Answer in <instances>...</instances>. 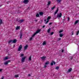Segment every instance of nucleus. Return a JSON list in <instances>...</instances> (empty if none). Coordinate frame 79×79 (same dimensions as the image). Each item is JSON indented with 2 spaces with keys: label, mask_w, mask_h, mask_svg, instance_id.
<instances>
[{
  "label": "nucleus",
  "mask_w": 79,
  "mask_h": 79,
  "mask_svg": "<svg viewBox=\"0 0 79 79\" xmlns=\"http://www.w3.org/2000/svg\"><path fill=\"white\" fill-rule=\"evenodd\" d=\"M51 19V17L49 16L47 18V20H48L46 22V23H45L46 24H47V23H48V22H49V20H48V19Z\"/></svg>",
  "instance_id": "obj_4"
},
{
  "label": "nucleus",
  "mask_w": 79,
  "mask_h": 79,
  "mask_svg": "<svg viewBox=\"0 0 79 79\" xmlns=\"http://www.w3.org/2000/svg\"><path fill=\"white\" fill-rule=\"evenodd\" d=\"M15 45H14L13 46L14 48H15Z\"/></svg>",
  "instance_id": "obj_53"
},
{
  "label": "nucleus",
  "mask_w": 79,
  "mask_h": 79,
  "mask_svg": "<svg viewBox=\"0 0 79 79\" xmlns=\"http://www.w3.org/2000/svg\"><path fill=\"white\" fill-rule=\"evenodd\" d=\"M0 79H4V77H2V78Z\"/></svg>",
  "instance_id": "obj_41"
},
{
  "label": "nucleus",
  "mask_w": 79,
  "mask_h": 79,
  "mask_svg": "<svg viewBox=\"0 0 79 79\" xmlns=\"http://www.w3.org/2000/svg\"><path fill=\"white\" fill-rule=\"evenodd\" d=\"M20 56H24V54H22Z\"/></svg>",
  "instance_id": "obj_38"
},
{
  "label": "nucleus",
  "mask_w": 79,
  "mask_h": 79,
  "mask_svg": "<svg viewBox=\"0 0 79 79\" xmlns=\"http://www.w3.org/2000/svg\"><path fill=\"white\" fill-rule=\"evenodd\" d=\"M44 68H47V65H44Z\"/></svg>",
  "instance_id": "obj_48"
},
{
  "label": "nucleus",
  "mask_w": 79,
  "mask_h": 79,
  "mask_svg": "<svg viewBox=\"0 0 79 79\" xmlns=\"http://www.w3.org/2000/svg\"><path fill=\"white\" fill-rule=\"evenodd\" d=\"M3 70L2 69H0V72H2Z\"/></svg>",
  "instance_id": "obj_39"
},
{
  "label": "nucleus",
  "mask_w": 79,
  "mask_h": 79,
  "mask_svg": "<svg viewBox=\"0 0 79 79\" xmlns=\"http://www.w3.org/2000/svg\"><path fill=\"white\" fill-rule=\"evenodd\" d=\"M70 59H71V60H72V59H73V57H71V56H70Z\"/></svg>",
  "instance_id": "obj_42"
},
{
  "label": "nucleus",
  "mask_w": 79,
  "mask_h": 79,
  "mask_svg": "<svg viewBox=\"0 0 79 79\" xmlns=\"http://www.w3.org/2000/svg\"><path fill=\"white\" fill-rule=\"evenodd\" d=\"M16 42H17V40L16 39H14V40H12V43H14V44L16 43Z\"/></svg>",
  "instance_id": "obj_9"
},
{
  "label": "nucleus",
  "mask_w": 79,
  "mask_h": 79,
  "mask_svg": "<svg viewBox=\"0 0 79 79\" xmlns=\"http://www.w3.org/2000/svg\"><path fill=\"white\" fill-rule=\"evenodd\" d=\"M68 21H69V17H68Z\"/></svg>",
  "instance_id": "obj_46"
},
{
  "label": "nucleus",
  "mask_w": 79,
  "mask_h": 79,
  "mask_svg": "<svg viewBox=\"0 0 79 79\" xmlns=\"http://www.w3.org/2000/svg\"><path fill=\"white\" fill-rule=\"evenodd\" d=\"M18 21L19 23H23V22L24 21V20H23V19L20 20Z\"/></svg>",
  "instance_id": "obj_15"
},
{
  "label": "nucleus",
  "mask_w": 79,
  "mask_h": 79,
  "mask_svg": "<svg viewBox=\"0 0 79 79\" xmlns=\"http://www.w3.org/2000/svg\"><path fill=\"white\" fill-rule=\"evenodd\" d=\"M29 60L30 61H31V56L29 57Z\"/></svg>",
  "instance_id": "obj_30"
},
{
  "label": "nucleus",
  "mask_w": 79,
  "mask_h": 79,
  "mask_svg": "<svg viewBox=\"0 0 79 79\" xmlns=\"http://www.w3.org/2000/svg\"><path fill=\"white\" fill-rule=\"evenodd\" d=\"M51 30V29L50 28H49L48 29V33H49L50 32V30Z\"/></svg>",
  "instance_id": "obj_24"
},
{
  "label": "nucleus",
  "mask_w": 79,
  "mask_h": 79,
  "mask_svg": "<svg viewBox=\"0 0 79 79\" xmlns=\"http://www.w3.org/2000/svg\"><path fill=\"white\" fill-rule=\"evenodd\" d=\"M55 6H54L53 7H52V10H53V9H55Z\"/></svg>",
  "instance_id": "obj_32"
},
{
  "label": "nucleus",
  "mask_w": 79,
  "mask_h": 79,
  "mask_svg": "<svg viewBox=\"0 0 79 79\" xmlns=\"http://www.w3.org/2000/svg\"><path fill=\"white\" fill-rule=\"evenodd\" d=\"M62 16V14H61V13H60L57 15V18H61Z\"/></svg>",
  "instance_id": "obj_3"
},
{
  "label": "nucleus",
  "mask_w": 79,
  "mask_h": 79,
  "mask_svg": "<svg viewBox=\"0 0 79 79\" xmlns=\"http://www.w3.org/2000/svg\"><path fill=\"white\" fill-rule=\"evenodd\" d=\"M24 69V68H23V69Z\"/></svg>",
  "instance_id": "obj_56"
},
{
  "label": "nucleus",
  "mask_w": 79,
  "mask_h": 79,
  "mask_svg": "<svg viewBox=\"0 0 79 79\" xmlns=\"http://www.w3.org/2000/svg\"><path fill=\"white\" fill-rule=\"evenodd\" d=\"M28 47V45H26L24 47V50H26Z\"/></svg>",
  "instance_id": "obj_8"
},
{
  "label": "nucleus",
  "mask_w": 79,
  "mask_h": 79,
  "mask_svg": "<svg viewBox=\"0 0 79 79\" xmlns=\"http://www.w3.org/2000/svg\"><path fill=\"white\" fill-rule=\"evenodd\" d=\"M26 57L25 56L22 57V58L21 60V62H22V63H23V62L24 61L25 59H26Z\"/></svg>",
  "instance_id": "obj_2"
},
{
  "label": "nucleus",
  "mask_w": 79,
  "mask_h": 79,
  "mask_svg": "<svg viewBox=\"0 0 79 79\" xmlns=\"http://www.w3.org/2000/svg\"><path fill=\"white\" fill-rule=\"evenodd\" d=\"M3 23V20L2 19H0V25Z\"/></svg>",
  "instance_id": "obj_17"
},
{
  "label": "nucleus",
  "mask_w": 79,
  "mask_h": 79,
  "mask_svg": "<svg viewBox=\"0 0 79 79\" xmlns=\"http://www.w3.org/2000/svg\"><path fill=\"white\" fill-rule=\"evenodd\" d=\"M59 36L60 37H62L63 36V35L60 33L59 34Z\"/></svg>",
  "instance_id": "obj_26"
},
{
  "label": "nucleus",
  "mask_w": 79,
  "mask_h": 79,
  "mask_svg": "<svg viewBox=\"0 0 79 79\" xmlns=\"http://www.w3.org/2000/svg\"><path fill=\"white\" fill-rule=\"evenodd\" d=\"M63 31V30H60L59 31V33H61V32H62Z\"/></svg>",
  "instance_id": "obj_29"
},
{
  "label": "nucleus",
  "mask_w": 79,
  "mask_h": 79,
  "mask_svg": "<svg viewBox=\"0 0 79 79\" xmlns=\"http://www.w3.org/2000/svg\"><path fill=\"white\" fill-rule=\"evenodd\" d=\"M53 34H54V32H52L50 34V35H53Z\"/></svg>",
  "instance_id": "obj_35"
},
{
  "label": "nucleus",
  "mask_w": 79,
  "mask_h": 79,
  "mask_svg": "<svg viewBox=\"0 0 79 79\" xmlns=\"http://www.w3.org/2000/svg\"><path fill=\"white\" fill-rule=\"evenodd\" d=\"M79 31H78L76 33V35H79Z\"/></svg>",
  "instance_id": "obj_31"
},
{
  "label": "nucleus",
  "mask_w": 79,
  "mask_h": 79,
  "mask_svg": "<svg viewBox=\"0 0 79 79\" xmlns=\"http://www.w3.org/2000/svg\"><path fill=\"white\" fill-rule=\"evenodd\" d=\"M53 64H56V62H55V61L52 60V62L51 63V66H53Z\"/></svg>",
  "instance_id": "obj_6"
},
{
  "label": "nucleus",
  "mask_w": 79,
  "mask_h": 79,
  "mask_svg": "<svg viewBox=\"0 0 79 79\" xmlns=\"http://www.w3.org/2000/svg\"><path fill=\"white\" fill-rule=\"evenodd\" d=\"M46 44H47V43L45 41H44L42 44V45H46Z\"/></svg>",
  "instance_id": "obj_22"
},
{
  "label": "nucleus",
  "mask_w": 79,
  "mask_h": 79,
  "mask_svg": "<svg viewBox=\"0 0 79 79\" xmlns=\"http://www.w3.org/2000/svg\"><path fill=\"white\" fill-rule=\"evenodd\" d=\"M78 22H79V20H76L74 24H77V23H78Z\"/></svg>",
  "instance_id": "obj_19"
},
{
  "label": "nucleus",
  "mask_w": 79,
  "mask_h": 79,
  "mask_svg": "<svg viewBox=\"0 0 79 79\" xmlns=\"http://www.w3.org/2000/svg\"><path fill=\"white\" fill-rule=\"evenodd\" d=\"M22 47H23V46H22V45H20L18 49V51H21V48H22Z\"/></svg>",
  "instance_id": "obj_5"
},
{
  "label": "nucleus",
  "mask_w": 79,
  "mask_h": 79,
  "mask_svg": "<svg viewBox=\"0 0 79 79\" xmlns=\"http://www.w3.org/2000/svg\"><path fill=\"white\" fill-rule=\"evenodd\" d=\"M49 63H50V62H49V61H48L45 63V65H47V64H49Z\"/></svg>",
  "instance_id": "obj_18"
},
{
  "label": "nucleus",
  "mask_w": 79,
  "mask_h": 79,
  "mask_svg": "<svg viewBox=\"0 0 79 79\" xmlns=\"http://www.w3.org/2000/svg\"><path fill=\"white\" fill-rule=\"evenodd\" d=\"M7 61L8 62V63H9V62H10V61H11V60H8Z\"/></svg>",
  "instance_id": "obj_45"
},
{
  "label": "nucleus",
  "mask_w": 79,
  "mask_h": 79,
  "mask_svg": "<svg viewBox=\"0 0 79 79\" xmlns=\"http://www.w3.org/2000/svg\"><path fill=\"white\" fill-rule=\"evenodd\" d=\"M71 33L72 34V35H74V32L72 31L71 32Z\"/></svg>",
  "instance_id": "obj_36"
},
{
  "label": "nucleus",
  "mask_w": 79,
  "mask_h": 79,
  "mask_svg": "<svg viewBox=\"0 0 79 79\" xmlns=\"http://www.w3.org/2000/svg\"><path fill=\"white\" fill-rule=\"evenodd\" d=\"M30 8V7H29L28 8H27V10H29V9Z\"/></svg>",
  "instance_id": "obj_51"
},
{
  "label": "nucleus",
  "mask_w": 79,
  "mask_h": 79,
  "mask_svg": "<svg viewBox=\"0 0 79 79\" xmlns=\"http://www.w3.org/2000/svg\"><path fill=\"white\" fill-rule=\"evenodd\" d=\"M19 27H17L16 28V30H18V29H19Z\"/></svg>",
  "instance_id": "obj_33"
},
{
  "label": "nucleus",
  "mask_w": 79,
  "mask_h": 79,
  "mask_svg": "<svg viewBox=\"0 0 79 79\" xmlns=\"http://www.w3.org/2000/svg\"><path fill=\"white\" fill-rule=\"evenodd\" d=\"M51 3V1H48V4H47L48 6H49V5H50Z\"/></svg>",
  "instance_id": "obj_16"
},
{
  "label": "nucleus",
  "mask_w": 79,
  "mask_h": 79,
  "mask_svg": "<svg viewBox=\"0 0 79 79\" xmlns=\"http://www.w3.org/2000/svg\"><path fill=\"white\" fill-rule=\"evenodd\" d=\"M8 59H9V58H8V56H7L4 58V60L5 61L8 60Z\"/></svg>",
  "instance_id": "obj_13"
},
{
  "label": "nucleus",
  "mask_w": 79,
  "mask_h": 79,
  "mask_svg": "<svg viewBox=\"0 0 79 79\" xmlns=\"http://www.w3.org/2000/svg\"><path fill=\"white\" fill-rule=\"evenodd\" d=\"M61 38H59V40H61Z\"/></svg>",
  "instance_id": "obj_47"
},
{
  "label": "nucleus",
  "mask_w": 79,
  "mask_h": 79,
  "mask_svg": "<svg viewBox=\"0 0 79 79\" xmlns=\"http://www.w3.org/2000/svg\"><path fill=\"white\" fill-rule=\"evenodd\" d=\"M28 0H24L23 1V2H24V3H27V2H29V1Z\"/></svg>",
  "instance_id": "obj_20"
},
{
  "label": "nucleus",
  "mask_w": 79,
  "mask_h": 79,
  "mask_svg": "<svg viewBox=\"0 0 79 79\" xmlns=\"http://www.w3.org/2000/svg\"><path fill=\"white\" fill-rule=\"evenodd\" d=\"M71 71H72V68H71L68 70L67 73H70Z\"/></svg>",
  "instance_id": "obj_11"
},
{
  "label": "nucleus",
  "mask_w": 79,
  "mask_h": 79,
  "mask_svg": "<svg viewBox=\"0 0 79 79\" xmlns=\"http://www.w3.org/2000/svg\"><path fill=\"white\" fill-rule=\"evenodd\" d=\"M41 59L42 60H45L46 58V57H45V56H43V57H40Z\"/></svg>",
  "instance_id": "obj_7"
},
{
  "label": "nucleus",
  "mask_w": 79,
  "mask_h": 79,
  "mask_svg": "<svg viewBox=\"0 0 79 79\" xmlns=\"http://www.w3.org/2000/svg\"><path fill=\"white\" fill-rule=\"evenodd\" d=\"M36 17H39V14H37L36 15Z\"/></svg>",
  "instance_id": "obj_27"
},
{
  "label": "nucleus",
  "mask_w": 79,
  "mask_h": 79,
  "mask_svg": "<svg viewBox=\"0 0 79 79\" xmlns=\"http://www.w3.org/2000/svg\"><path fill=\"white\" fill-rule=\"evenodd\" d=\"M52 24V22H51L49 24V25H51Z\"/></svg>",
  "instance_id": "obj_43"
},
{
  "label": "nucleus",
  "mask_w": 79,
  "mask_h": 79,
  "mask_svg": "<svg viewBox=\"0 0 79 79\" xmlns=\"http://www.w3.org/2000/svg\"><path fill=\"white\" fill-rule=\"evenodd\" d=\"M18 75H15V77H18Z\"/></svg>",
  "instance_id": "obj_34"
},
{
  "label": "nucleus",
  "mask_w": 79,
  "mask_h": 79,
  "mask_svg": "<svg viewBox=\"0 0 79 79\" xmlns=\"http://www.w3.org/2000/svg\"><path fill=\"white\" fill-rule=\"evenodd\" d=\"M10 43H13V40H9L8 42L9 44H10Z\"/></svg>",
  "instance_id": "obj_23"
},
{
  "label": "nucleus",
  "mask_w": 79,
  "mask_h": 79,
  "mask_svg": "<svg viewBox=\"0 0 79 79\" xmlns=\"http://www.w3.org/2000/svg\"><path fill=\"white\" fill-rule=\"evenodd\" d=\"M45 27V26H43L42 27V28H44V27Z\"/></svg>",
  "instance_id": "obj_44"
},
{
  "label": "nucleus",
  "mask_w": 79,
  "mask_h": 79,
  "mask_svg": "<svg viewBox=\"0 0 79 79\" xmlns=\"http://www.w3.org/2000/svg\"><path fill=\"white\" fill-rule=\"evenodd\" d=\"M35 21H37V20H35Z\"/></svg>",
  "instance_id": "obj_54"
},
{
  "label": "nucleus",
  "mask_w": 79,
  "mask_h": 79,
  "mask_svg": "<svg viewBox=\"0 0 79 79\" xmlns=\"http://www.w3.org/2000/svg\"><path fill=\"white\" fill-rule=\"evenodd\" d=\"M64 52V50L62 49L61 52H62V53H63V52Z\"/></svg>",
  "instance_id": "obj_40"
},
{
  "label": "nucleus",
  "mask_w": 79,
  "mask_h": 79,
  "mask_svg": "<svg viewBox=\"0 0 79 79\" xmlns=\"http://www.w3.org/2000/svg\"><path fill=\"white\" fill-rule=\"evenodd\" d=\"M32 39H33V37H32H32H31L30 39V40H32Z\"/></svg>",
  "instance_id": "obj_37"
},
{
  "label": "nucleus",
  "mask_w": 79,
  "mask_h": 79,
  "mask_svg": "<svg viewBox=\"0 0 79 79\" xmlns=\"http://www.w3.org/2000/svg\"><path fill=\"white\" fill-rule=\"evenodd\" d=\"M0 6H1V5H0Z\"/></svg>",
  "instance_id": "obj_55"
},
{
  "label": "nucleus",
  "mask_w": 79,
  "mask_h": 79,
  "mask_svg": "<svg viewBox=\"0 0 79 79\" xmlns=\"http://www.w3.org/2000/svg\"><path fill=\"white\" fill-rule=\"evenodd\" d=\"M46 21H47V20H46V19H45L44 20V21L45 22H46Z\"/></svg>",
  "instance_id": "obj_49"
},
{
  "label": "nucleus",
  "mask_w": 79,
  "mask_h": 79,
  "mask_svg": "<svg viewBox=\"0 0 79 79\" xmlns=\"http://www.w3.org/2000/svg\"><path fill=\"white\" fill-rule=\"evenodd\" d=\"M58 8H57L56 11L54 13V15H55L56 14H57V13H58Z\"/></svg>",
  "instance_id": "obj_12"
},
{
  "label": "nucleus",
  "mask_w": 79,
  "mask_h": 79,
  "mask_svg": "<svg viewBox=\"0 0 79 79\" xmlns=\"http://www.w3.org/2000/svg\"><path fill=\"white\" fill-rule=\"evenodd\" d=\"M56 69L57 70H58V69H59V67L57 66L56 68Z\"/></svg>",
  "instance_id": "obj_28"
},
{
  "label": "nucleus",
  "mask_w": 79,
  "mask_h": 79,
  "mask_svg": "<svg viewBox=\"0 0 79 79\" xmlns=\"http://www.w3.org/2000/svg\"><path fill=\"white\" fill-rule=\"evenodd\" d=\"M8 62L7 61L6 62H5L4 63V64H5V65H7V64H8Z\"/></svg>",
  "instance_id": "obj_21"
},
{
  "label": "nucleus",
  "mask_w": 79,
  "mask_h": 79,
  "mask_svg": "<svg viewBox=\"0 0 79 79\" xmlns=\"http://www.w3.org/2000/svg\"><path fill=\"white\" fill-rule=\"evenodd\" d=\"M40 16H43L44 15V13L42 12H40L39 13Z\"/></svg>",
  "instance_id": "obj_14"
},
{
  "label": "nucleus",
  "mask_w": 79,
  "mask_h": 79,
  "mask_svg": "<svg viewBox=\"0 0 79 79\" xmlns=\"http://www.w3.org/2000/svg\"><path fill=\"white\" fill-rule=\"evenodd\" d=\"M18 21H19V20H18V19H17L16 20V22H17V21H18Z\"/></svg>",
  "instance_id": "obj_50"
},
{
  "label": "nucleus",
  "mask_w": 79,
  "mask_h": 79,
  "mask_svg": "<svg viewBox=\"0 0 79 79\" xmlns=\"http://www.w3.org/2000/svg\"><path fill=\"white\" fill-rule=\"evenodd\" d=\"M20 39H22V36L23 35V34H22V31H21L20 32Z\"/></svg>",
  "instance_id": "obj_10"
},
{
  "label": "nucleus",
  "mask_w": 79,
  "mask_h": 79,
  "mask_svg": "<svg viewBox=\"0 0 79 79\" xmlns=\"http://www.w3.org/2000/svg\"><path fill=\"white\" fill-rule=\"evenodd\" d=\"M57 3H59L61 2V0H56Z\"/></svg>",
  "instance_id": "obj_25"
},
{
  "label": "nucleus",
  "mask_w": 79,
  "mask_h": 79,
  "mask_svg": "<svg viewBox=\"0 0 79 79\" xmlns=\"http://www.w3.org/2000/svg\"><path fill=\"white\" fill-rule=\"evenodd\" d=\"M31 74H29V75H28V76H31Z\"/></svg>",
  "instance_id": "obj_52"
},
{
  "label": "nucleus",
  "mask_w": 79,
  "mask_h": 79,
  "mask_svg": "<svg viewBox=\"0 0 79 79\" xmlns=\"http://www.w3.org/2000/svg\"><path fill=\"white\" fill-rule=\"evenodd\" d=\"M41 31V30L40 29H38L36 32H35L34 34L33 35L32 37H34L35 36V35H36L37 34H38V33H39Z\"/></svg>",
  "instance_id": "obj_1"
}]
</instances>
